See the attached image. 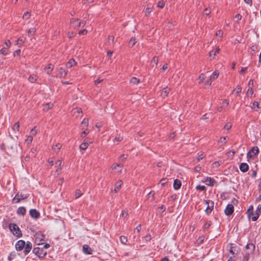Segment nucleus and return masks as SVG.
Instances as JSON below:
<instances>
[{
  "instance_id": "34",
  "label": "nucleus",
  "mask_w": 261,
  "mask_h": 261,
  "mask_svg": "<svg viewBox=\"0 0 261 261\" xmlns=\"http://www.w3.org/2000/svg\"><path fill=\"white\" fill-rule=\"evenodd\" d=\"M219 73L218 71H215L211 75L210 79L211 80L217 79L219 76Z\"/></svg>"
},
{
  "instance_id": "24",
  "label": "nucleus",
  "mask_w": 261,
  "mask_h": 261,
  "mask_svg": "<svg viewBox=\"0 0 261 261\" xmlns=\"http://www.w3.org/2000/svg\"><path fill=\"white\" fill-rule=\"evenodd\" d=\"M76 63L73 59H71L69 60V61L66 63V67L67 68H71L73 66L76 65Z\"/></svg>"
},
{
  "instance_id": "61",
  "label": "nucleus",
  "mask_w": 261,
  "mask_h": 261,
  "mask_svg": "<svg viewBox=\"0 0 261 261\" xmlns=\"http://www.w3.org/2000/svg\"><path fill=\"white\" fill-rule=\"evenodd\" d=\"M152 11V8H147L145 10V14L148 15Z\"/></svg>"
},
{
  "instance_id": "44",
  "label": "nucleus",
  "mask_w": 261,
  "mask_h": 261,
  "mask_svg": "<svg viewBox=\"0 0 261 261\" xmlns=\"http://www.w3.org/2000/svg\"><path fill=\"white\" fill-rule=\"evenodd\" d=\"M250 252H247L245 253L243 258V261H248L249 259Z\"/></svg>"
},
{
  "instance_id": "23",
  "label": "nucleus",
  "mask_w": 261,
  "mask_h": 261,
  "mask_svg": "<svg viewBox=\"0 0 261 261\" xmlns=\"http://www.w3.org/2000/svg\"><path fill=\"white\" fill-rule=\"evenodd\" d=\"M56 167H57L56 172H60L61 170V164H62V160L61 159H58L56 162Z\"/></svg>"
},
{
  "instance_id": "6",
  "label": "nucleus",
  "mask_w": 261,
  "mask_h": 261,
  "mask_svg": "<svg viewBox=\"0 0 261 261\" xmlns=\"http://www.w3.org/2000/svg\"><path fill=\"white\" fill-rule=\"evenodd\" d=\"M203 181L208 186H213L216 183V181L210 177H204Z\"/></svg>"
},
{
  "instance_id": "39",
  "label": "nucleus",
  "mask_w": 261,
  "mask_h": 261,
  "mask_svg": "<svg viewBox=\"0 0 261 261\" xmlns=\"http://www.w3.org/2000/svg\"><path fill=\"white\" fill-rule=\"evenodd\" d=\"M82 194H83V193L80 190H76L75 193V198H79L82 195Z\"/></svg>"
},
{
  "instance_id": "8",
  "label": "nucleus",
  "mask_w": 261,
  "mask_h": 261,
  "mask_svg": "<svg viewBox=\"0 0 261 261\" xmlns=\"http://www.w3.org/2000/svg\"><path fill=\"white\" fill-rule=\"evenodd\" d=\"M234 211L233 206L232 204H228L224 210L226 215L229 216L231 215Z\"/></svg>"
},
{
  "instance_id": "19",
  "label": "nucleus",
  "mask_w": 261,
  "mask_h": 261,
  "mask_svg": "<svg viewBox=\"0 0 261 261\" xmlns=\"http://www.w3.org/2000/svg\"><path fill=\"white\" fill-rule=\"evenodd\" d=\"M26 213V209L24 206H21L17 208V214L18 215L24 216Z\"/></svg>"
},
{
  "instance_id": "36",
  "label": "nucleus",
  "mask_w": 261,
  "mask_h": 261,
  "mask_svg": "<svg viewBox=\"0 0 261 261\" xmlns=\"http://www.w3.org/2000/svg\"><path fill=\"white\" fill-rule=\"evenodd\" d=\"M127 158V155L125 154H121L118 158V161L120 163L123 162L125 161Z\"/></svg>"
},
{
  "instance_id": "50",
  "label": "nucleus",
  "mask_w": 261,
  "mask_h": 261,
  "mask_svg": "<svg viewBox=\"0 0 261 261\" xmlns=\"http://www.w3.org/2000/svg\"><path fill=\"white\" fill-rule=\"evenodd\" d=\"M37 130L36 127H34L31 130V136H32L33 137L36 136V135L37 134Z\"/></svg>"
},
{
  "instance_id": "49",
  "label": "nucleus",
  "mask_w": 261,
  "mask_h": 261,
  "mask_svg": "<svg viewBox=\"0 0 261 261\" xmlns=\"http://www.w3.org/2000/svg\"><path fill=\"white\" fill-rule=\"evenodd\" d=\"M165 6V3L163 1L159 2L157 7L160 8H163Z\"/></svg>"
},
{
  "instance_id": "25",
  "label": "nucleus",
  "mask_w": 261,
  "mask_h": 261,
  "mask_svg": "<svg viewBox=\"0 0 261 261\" xmlns=\"http://www.w3.org/2000/svg\"><path fill=\"white\" fill-rule=\"evenodd\" d=\"M67 73V71H66L63 68H60L59 71V76L60 77H64Z\"/></svg>"
},
{
  "instance_id": "35",
  "label": "nucleus",
  "mask_w": 261,
  "mask_h": 261,
  "mask_svg": "<svg viewBox=\"0 0 261 261\" xmlns=\"http://www.w3.org/2000/svg\"><path fill=\"white\" fill-rule=\"evenodd\" d=\"M88 124V120L86 118L84 119L81 123V127H82V129H84V127H87Z\"/></svg>"
},
{
  "instance_id": "4",
  "label": "nucleus",
  "mask_w": 261,
  "mask_h": 261,
  "mask_svg": "<svg viewBox=\"0 0 261 261\" xmlns=\"http://www.w3.org/2000/svg\"><path fill=\"white\" fill-rule=\"evenodd\" d=\"M29 195H24L22 194H19V193H17L14 198L12 199V202L13 203H18L20 202L21 199H24L28 197Z\"/></svg>"
},
{
  "instance_id": "2",
  "label": "nucleus",
  "mask_w": 261,
  "mask_h": 261,
  "mask_svg": "<svg viewBox=\"0 0 261 261\" xmlns=\"http://www.w3.org/2000/svg\"><path fill=\"white\" fill-rule=\"evenodd\" d=\"M33 252L39 258L44 257L47 254L46 251L43 248H41L39 247L34 248L33 250Z\"/></svg>"
},
{
  "instance_id": "22",
  "label": "nucleus",
  "mask_w": 261,
  "mask_h": 261,
  "mask_svg": "<svg viewBox=\"0 0 261 261\" xmlns=\"http://www.w3.org/2000/svg\"><path fill=\"white\" fill-rule=\"evenodd\" d=\"M79 21L78 19L72 18L70 20V24L74 28H76L78 27Z\"/></svg>"
},
{
  "instance_id": "18",
  "label": "nucleus",
  "mask_w": 261,
  "mask_h": 261,
  "mask_svg": "<svg viewBox=\"0 0 261 261\" xmlns=\"http://www.w3.org/2000/svg\"><path fill=\"white\" fill-rule=\"evenodd\" d=\"M83 252L87 254H92L91 248L87 245H84L83 246Z\"/></svg>"
},
{
  "instance_id": "47",
  "label": "nucleus",
  "mask_w": 261,
  "mask_h": 261,
  "mask_svg": "<svg viewBox=\"0 0 261 261\" xmlns=\"http://www.w3.org/2000/svg\"><path fill=\"white\" fill-rule=\"evenodd\" d=\"M1 52L3 55H7L8 54V49L6 47H3L1 49Z\"/></svg>"
},
{
  "instance_id": "51",
  "label": "nucleus",
  "mask_w": 261,
  "mask_h": 261,
  "mask_svg": "<svg viewBox=\"0 0 261 261\" xmlns=\"http://www.w3.org/2000/svg\"><path fill=\"white\" fill-rule=\"evenodd\" d=\"M211 13V10L208 8H205L203 11V15H208Z\"/></svg>"
},
{
  "instance_id": "43",
  "label": "nucleus",
  "mask_w": 261,
  "mask_h": 261,
  "mask_svg": "<svg viewBox=\"0 0 261 261\" xmlns=\"http://www.w3.org/2000/svg\"><path fill=\"white\" fill-rule=\"evenodd\" d=\"M253 206H251L248 210V215L249 217H250V215H251L252 216H254V214L253 213Z\"/></svg>"
},
{
  "instance_id": "60",
  "label": "nucleus",
  "mask_w": 261,
  "mask_h": 261,
  "mask_svg": "<svg viewBox=\"0 0 261 261\" xmlns=\"http://www.w3.org/2000/svg\"><path fill=\"white\" fill-rule=\"evenodd\" d=\"M215 55H216V51H214V50H212L209 53V56L210 57H213V58H214V57L215 56Z\"/></svg>"
},
{
  "instance_id": "59",
  "label": "nucleus",
  "mask_w": 261,
  "mask_h": 261,
  "mask_svg": "<svg viewBox=\"0 0 261 261\" xmlns=\"http://www.w3.org/2000/svg\"><path fill=\"white\" fill-rule=\"evenodd\" d=\"M87 31L85 29L84 30H81V31H80L79 32V34L81 35H86L87 34Z\"/></svg>"
},
{
  "instance_id": "10",
  "label": "nucleus",
  "mask_w": 261,
  "mask_h": 261,
  "mask_svg": "<svg viewBox=\"0 0 261 261\" xmlns=\"http://www.w3.org/2000/svg\"><path fill=\"white\" fill-rule=\"evenodd\" d=\"M30 215L31 217L34 219H38L40 217V213L36 209H31L30 210Z\"/></svg>"
},
{
  "instance_id": "55",
  "label": "nucleus",
  "mask_w": 261,
  "mask_h": 261,
  "mask_svg": "<svg viewBox=\"0 0 261 261\" xmlns=\"http://www.w3.org/2000/svg\"><path fill=\"white\" fill-rule=\"evenodd\" d=\"M146 242H149L151 240V236L150 234H147L145 237Z\"/></svg>"
},
{
  "instance_id": "31",
  "label": "nucleus",
  "mask_w": 261,
  "mask_h": 261,
  "mask_svg": "<svg viewBox=\"0 0 261 261\" xmlns=\"http://www.w3.org/2000/svg\"><path fill=\"white\" fill-rule=\"evenodd\" d=\"M53 70V66L51 64H48L45 68V71L47 74H50Z\"/></svg>"
},
{
  "instance_id": "40",
  "label": "nucleus",
  "mask_w": 261,
  "mask_h": 261,
  "mask_svg": "<svg viewBox=\"0 0 261 261\" xmlns=\"http://www.w3.org/2000/svg\"><path fill=\"white\" fill-rule=\"evenodd\" d=\"M205 77H206V76H205V74H204V73L200 74V75L199 76V83H202L204 81V80L205 79Z\"/></svg>"
},
{
  "instance_id": "28",
  "label": "nucleus",
  "mask_w": 261,
  "mask_h": 261,
  "mask_svg": "<svg viewBox=\"0 0 261 261\" xmlns=\"http://www.w3.org/2000/svg\"><path fill=\"white\" fill-rule=\"evenodd\" d=\"M88 142L85 140L80 145V148L82 150H86L88 147Z\"/></svg>"
},
{
  "instance_id": "13",
  "label": "nucleus",
  "mask_w": 261,
  "mask_h": 261,
  "mask_svg": "<svg viewBox=\"0 0 261 261\" xmlns=\"http://www.w3.org/2000/svg\"><path fill=\"white\" fill-rule=\"evenodd\" d=\"M20 124L19 122L15 123L14 125L12 127V129L13 131L14 134H17L19 133Z\"/></svg>"
},
{
  "instance_id": "21",
  "label": "nucleus",
  "mask_w": 261,
  "mask_h": 261,
  "mask_svg": "<svg viewBox=\"0 0 261 261\" xmlns=\"http://www.w3.org/2000/svg\"><path fill=\"white\" fill-rule=\"evenodd\" d=\"M245 248L247 249H249L250 250V253H253L254 250H255V245L253 243H248L246 245Z\"/></svg>"
},
{
  "instance_id": "20",
  "label": "nucleus",
  "mask_w": 261,
  "mask_h": 261,
  "mask_svg": "<svg viewBox=\"0 0 261 261\" xmlns=\"http://www.w3.org/2000/svg\"><path fill=\"white\" fill-rule=\"evenodd\" d=\"M181 185V181L179 179H176L174 180L173 183V188L175 190H177L180 189Z\"/></svg>"
},
{
  "instance_id": "56",
  "label": "nucleus",
  "mask_w": 261,
  "mask_h": 261,
  "mask_svg": "<svg viewBox=\"0 0 261 261\" xmlns=\"http://www.w3.org/2000/svg\"><path fill=\"white\" fill-rule=\"evenodd\" d=\"M216 35L217 36H220V37H222L223 36V32L220 30L216 32Z\"/></svg>"
},
{
  "instance_id": "26",
  "label": "nucleus",
  "mask_w": 261,
  "mask_h": 261,
  "mask_svg": "<svg viewBox=\"0 0 261 261\" xmlns=\"http://www.w3.org/2000/svg\"><path fill=\"white\" fill-rule=\"evenodd\" d=\"M229 252L233 256H235V255L237 254V251L236 249V248L230 245V246L229 249Z\"/></svg>"
},
{
  "instance_id": "54",
  "label": "nucleus",
  "mask_w": 261,
  "mask_h": 261,
  "mask_svg": "<svg viewBox=\"0 0 261 261\" xmlns=\"http://www.w3.org/2000/svg\"><path fill=\"white\" fill-rule=\"evenodd\" d=\"M205 156V154L203 153H201L200 154H198V155L197 156V160L198 161L200 160L203 159Z\"/></svg>"
},
{
  "instance_id": "46",
  "label": "nucleus",
  "mask_w": 261,
  "mask_h": 261,
  "mask_svg": "<svg viewBox=\"0 0 261 261\" xmlns=\"http://www.w3.org/2000/svg\"><path fill=\"white\" fill-rule=\"evenodd\" d=\"M211 225V222H206L203 226V228L204 230L207 229Z\"/></svg>"
},
{
  "instance_id": "42",
  "label": "nucleus",
  "mask_w": 261,
  "mask_h": 261,
  "mask_svg": "<svg viewBox=\"0 0 261 261\" xmlns=\"http://www.w3.org/2000/svg\"><path fill=\"white\" fill-rule=\"evenodd\" d=\"M158 63V59L156 57L154 56L152 61H151V64H152V66H153V64L155 65V66H156Z\"/></svg>"
},
{
  "instance_id": "33",
  "label": "nucleus",
  "mask_w": 261,
  "mask_h": 261,
  "mask_svg": "<svg viewBox=\"0 0 261 261\" xmlns=\"http://www.w3.org/2000/svg\"><path fill=\"white\" fill-rule=\"evenodd\" d=\"M120 241L121 243L123 245H126L127 242V238L124 236L120 237Z\"/></svg>"
},
{
  "instance_id": "38",
  "label": "nucleus",
  "mask_w": 261,
  "mask_h": 261,
  "mask_svg": "<svg viewBox=\"0 0 261 261\" xmlns=\"http://www.w3.org/2000/svg\"><path fill=\"white\" fill-rule=\"evenodd\" d=\"M36 32V29L35 28H31L28 30V35L31 36H33L35 33Z\"/></svg>"
},
{
  "instance_id": "29",
  "label": "nucleus",
  "mask_w": 261,
  "mask_h": 261,
  "mask_svg": "<svg viewBox=\"0 0 261 261\" xmlns=\"http://www.w3.org/2000/svg\"><path fill=\"white\" fill-rule=\"evenodd\" d=\"M139 82H140L139 79H138V78H137L136 77H133L130 80V83L133 85H137L139 83Z\"/></svg>"
},
{
  "instance_id": "7",
  "label": "nucleus",
  "mask_w": 261,
  "mask_h": 261,
  "mask_svg": "<svg viewBox=\"0 0 261 261\" xmlns=\"http://www.w3.org/2000/svg\"><path fill=\"white\" fill-rule=\"evenodd\" d=\"M25 242L24 241L20 240L17 242L15 244V248L17 251L22 250L25 246Z\"/></svg>"
},
{
  "instance_id": "5",
  "label": "nucleus",
  "mask_w": 261,
  "mask_h": 261,
  "mask_svg": "<svg viewBox=\"0 0 261 261\" xmlns=\"http://www.w3.org/2000/svg\"><path fill=\"white\" fill-rule=\"evenodd\" d=\"M259 152L258 148L257 146L253 147L247 154V159H250L258 154Z\"/></svg>"
},
{
  "instance_id": "62",
  "label": "nucleus",
  "mask_w": 261,
  "mask_h": 261,
  "mask_svg": "<svg viewBox=\"0 0 261 261\" xmlns=\"http://www.w3.org/2000/svg\"><path fill=\"white\" fill-rule=\"evenodd\" d=\"M231 125L230 124L227 123L225 125L224 128L229 130V129L231 128Z\"/></svg>"
},
{
  "instance_id": "45",
  "label": "nucleus",
  "mask_w": 261,
  "mask_h": 261,
  "mask_svg": "<svg viewBox=\"0 0 261 261\" xmlns=\"http://www.w3.org/2000/svg\"><path fill=\"white\" fill-rule=\"evenodd\" d=\"M30 17V12H25L23 15V18L24 19H28Z\"/></svg>"
},
{
  "instance_id": "52",
  "label": "nucleus",
  "mask_w": 261,
  "mask_h": 261,
  "mask_svg": "<svg viewBox=\"0 0 261 261\" xmlns=\"http://www.w3.org/2000/svg\"><path fill=\"white\" fill-rule=\"evenodd\" d=\"M258 187H259L260 188V190H259V196L256 198V201H260L261 200V182L258 185Z\"/></svg>"
},
{
  "instance_id": "11",
  "label": "nucleus",
  "mask_w": 261,
  "mask_h": 261,
  "mask_svg": "<svg viewBox=\"0 0 261 261\" xmlns=\"http://www.w3.org/2000/svg\"><path fill=\"white\" fill-rule=\"evenodd\" d=\"M24 253L25 255L28 254L31 250L32 248V244L30 242L28 241L25 244V246L23 248Z\"/></svg>"
},
{
  "instance_id": "9",
  "label": "nucleus",
  "mask_w": 261,
  "mask_h": 261,
  "mask_svg": "<svg viewBox=\"0 0 261 261\" xmlns=\"http://www.w3.org/2000/svg\"><path fill=\"white\" fill-rule=\"evenodd\" d=\"M122 168H123V165L121 164H118V163H114L111 166V168L113 170H116L117 172L118 173H120L121 172Z\"/></svg>"
},
{
  "instance_id": "58",
  "label": "nucleus",
  "mask_w": 261,
  "mask_h": 261,
  "mask_svg": "<svg viewBox=\"0 0 261 261\" xmlns=\"http://www.w3.org/2000/svg\"><path fill=\"white\" fill-rule=\"evenodd\" d=\"M167 182V178H163L160 180V184L162 185V186H164Z\"/></svg>"
},
{
  "instance_id": "3",
  "label": "nucleus",
  "mask_w": 261,
  "mask_h": 261,
  "mask_svg": "<svg viewBox=\"0 0 261 261\" xmlns=\"http://www.w3.org/2000/svg\"><path fill=\"white\" fill-rule=\"evenodd\" d=\"M203 203L207 205L205 212L206 215H209L214 209V202L211 200H204Z\"/></svg>"
},
{
  "instance_id": "30",
  "label": "nucleus",
  "mask_w": 261,
  "mask_h": 261,
  "mask_svg": "<svg viewBox=\"0 0 261 261\" xmlns=\"http://www.w3.org/2000/svg\"><path fill=\"white\" fill-rule=\"evenodd\" d=\"M61 147L62 145L60 143H58L56 145H53L52 148L55 151L58 152L60 148H61Z\"/></svg>"
},
{
  "instance_id": "17",
  "label": "nucleus",
  "mask_w": 261,
  "mask_h": 261,
  "mask_svg": "<svg viewBox=\"0 0 261 261\" xmlns=\"http://www.w3.org/2000/svg\"><path fill=\"white\" fill-rule=\"evenodd\" d=\"M170 91V88L168 87H165L163 88V89L161 91V95L163 98H165L167 96L168 94H169V92Z\"/></svg>"
},
{
  "instance_id": "12",
  "label": "nucleus",
  "mask_w": 261,
  "mask_h": 261,
  "mask_svg": "<svg viewBox=\"0 0 261 261\" xmlns=\"http://www.w3.org/2000/svg\"><path fill=\"white\" fill-rule=\"evenodd\" d=\"M261 213V204H259L257 206L256 211L254 216H252L251 219L253 221H255L257 220L259 213Z\"/></svg>"
},
{
  "instance_id": "32",
  "label": "nucleus",
  "mask_w": 261,
  "mask_h": 261,
  "mask_svg": "<svg viewBox=\"0 0 261 261\" xmlns=\"http://www.w3.org/2000/svg\"><path fill=\"white\" fill-rule=\"evenodd\" d=\"M37 76L35 74H32V75H31L29 79H28V80L31 82V83H35L36 80H37Z\"/></svg>"
},
{
  "instance_id": "1",
  "label": "nucleus",
  "mask_w": 261,
  "mask_h": 261,
  "mask_svg": "<svg viewBox=\"0 0 261 261\" xmlns=\"http://www.w3.org/2000/svg\"><path fill=\"white\" fill-rule=\"evenodd\" d=\"M9 228L12 233L17 238L22 237V233L19 227L15 223H10Z\"/></svg>"
},
{
  "instance_id": "63",
  "label": "nucleus",
  "mask_w": 261,
  "mask_h": 261,
  "mask_svg": "<svg viewBox=\"0 0 261 261\" xmlns=\"http://www.w3.org/2000/svg\"><path fill=\"white\" fill-rule=\"evenodd\" d=\"M244 2L249 6H252V0H244Z\"/></svg>"
},
{
  "instance_id": "64",
  "label": "nucleus",
  "mask_w": 261,
  "mask_h": 261,
  "mask_svg": "<svg viewBox=\"0 0 261 261\" xmlns=\"http://www.w3.org/2000/svg\"><path fill=\"white\" fill-rule=\"evenodd\" d=\"M33 139V137L32 136L30 135V136H28L27 139L26 140V141L31 143L32 142Z\"/></svg>"
},
{
  "instance_id": "48",
  "label": "nucleus",
  "mask_w": 261,
  "mask_h": 261,
  "mask_svg": "<svg viewBox=\"0 0 261 261\" xmlns=\"http://www.w3.org/2000/svg\"><path fill=\"white\" fill-rule=\"evenodd\" d=\"M234 91H236V93L237 94L240 93L242 91V88L240 86L238 85L236 87L235 89L233 90Z\"/></svg>"
},
{
  "instance_id": "37",
  "label": "nucleus",
  "mask_w": 261,
  "mask_h": 261,
  "mask_svg": "<svg viewBox=\"0 0 261 261\" xmlns=\"http://www.w3.org/2000/svg\"><path fill=\"white\" fill-rule=\"evenodd\" d=\"M137 42L136 39L135 38L132 37L129 41L128 44L131 47L133 46Z\"/></svg>"
},
{
  "instance_id": "27",
  "label": "nucleus",
  "mask_w": 261,
  "mask_h": 261,
  "mask_svg": "<svg viewBox=\"0 0 261 261\" xmlns=\"http://www.w3.org/2000/svg\"><path fill=\"white\" fill-rule=\"evenodd\" d=\"M53 107V104L52 103L49 102L46 103L43 106V110L44 111H47Z\"/></svg>"
},
{
  "instance_id": "53",
  "label": "nucleus",
  "mask_w": 261,
  "mask_h": 261,
  "mask_svg": "<svg viewBox=\"0 0 261 261\" xmlns=\"http://www.w3.org/2000/svg\"><path fill=\"white\" fill-rule=\"evenodd\" d=\"M226 137H222L220 138V139L219 140L218 142L219 143H224L225 144L226 143Z\"/></svg>"
},
{
  "instance_id": "16",
  "label": "nucleus",
  "mask_w": 261,
  "mask_h": 261,
  "mask_svg": "<svg viewBox=\"0 0 261 261\" xmlns=\"http://www.w3.org/2000/svg\"><path fill=\"white\" fill-rule=\"evenodd\" d=\"M123 181L121 180H119L116 182L114 190L115 193H117L120 190Z\"/></svg>"
},
{
  "instance_id": "14",
  "label": "nucleus",
  "mask_w": 261,
  "mask_h": 261,
  "mask_svg": "<svg viewBox=\"0 0 261 261\" xmlns=\"http://www.w3.org/2000/svg\"><path fill=\"white\" fill-rule=\"evenodd\" d=\"M82 112V109L80 108H74L71 111L72 115L76 117H79Z\"/></svg>"
},
{
  "instance_id": "41",
  "label": "nucleus",
  "mask_w": 261,
  "mask_h": 261,
  "mask_svg": "<svg viewBox=\"0 0 261 261\" xmlns=\"http://www.w3.org/2000/svg\"><path fill=\"white\" fill-rule=\"evenodd\" d=\"M89 131L88 129H85L81 134V137L85 138L86 136V135L89 134Z\"/></svg>"
},
{
  "instance_id": "15",
  "label": "nucleus",
  "mask_w": 261,
  "mask_h": 261,
  "mask_svg": "<svg viewBox=\"0 0 261 261\" xmlns=\"http://www.w3.org/2000/svg\"><path fill=\"white\" fill-rule=\"evenodd\" d=\"M240 169L243 172H247L249 169V166L247 163H242L240 165Z\"/></svg>"
},
{
  "instance_id": "57",
  "label": "nucleus",
  "mask_w": 261,
  "mask_h": 261,
  "mask_svg": "<svg viewBox=\"0 0 261 261\" xmlns=\"http://www.w3.org/2000/svg\"><path fill=\"white\" fill-rule=\"evenodd\" d=\"M196 189L204 191L205 190V187L204 186L198 185L196 187Z\"/></svg>"
}]
</instances>
